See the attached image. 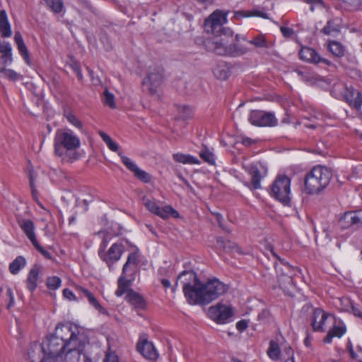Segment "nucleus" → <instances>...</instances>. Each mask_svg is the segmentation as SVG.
Wrapping results in <instances>:
<instances>
[{
	"instance_id": "26",
	"label": "nucleus",
	"mask_w": 362,
	"mask_h": 362,
	"mask_svg": "<svg viewBox=\"0 0 362 362\" xmlns=\"http://www.w3.org/2000/svg\"><path fill=\"white\" fill-rule=\"evenodd\" d=\"M14 40L20 54L22 56L26 64L30 65V54L20 32L15 33Z\"/></svg>"
},
{
	"instance_id": "3",
	"label": "nucleus",
	"mask_w": 362,
	"mask_h": 362,
	"mask_svg": "<svg viewBox=\"0 0 362 362\" xmlns=\"http://www.w3.org/2000/svg\"><path fill=\"white\" fill-rule=\"evenodd\" d=\"M332 177V171L326 167L319 165L313 168L304 179L305 192L308 194H319L328 186Z\"/></svg>"
},
{
	"instance_id": "34",
	"label": "nucleus",
	"mask_w": 362,
	"mask_h": 362,
	"mask_svg": "<svg viewBox=\"0 0 362 362\" xmlns=\"http://www.w3.org/2000/svg\"><path fill=\"white\" fill-rule=\"evenodd\" d=\"M156 215L163 219H166L170 216L173 218L179 217V213L170 206H165L164 207L159 206Z\"/></svg>"
},
{
	"instance_id": "53",
	"label": "nucleus",
	"mask_w": 362,
	"mask_h": 362,
	"mask_svg": "<svg viewBox=\"0 0 362 362\" xmlns=\"http://www.w3.org/2000/svg\"><path fill=\"white\" fill-rule=\"evenodd\" d=\"M35 176H34V173H33V171H30V173H29V183H30V189H31V192H32V194L34 198L36 197V195H37V189H36V187L35 185Z\"/></svg>"
},
{
	"instance_id": "20",
	"label": "nucleus",
	"mask_w": 362,
	"mask_h": 362,
	"mask_svg": "<svg viewBox=\"0 0 362 362\" xmlns=\"http://www.w3.org/2000/svg\"><path fill=\"white\" fill-rule=\"evenodd\" d=\"M136 349L146 358L155 360L158 358V354L153 344L147 340L139 342L136 345Z\"/></svg>"
},
{
	"instance_id": "22",
	"label": "nucleus",
	"mask_w": 362,
	"mask_h": 362,
	"mask_svg": "<svg viewBox=\"0 0 362 362\" xmlns=\"http://www.w3.org/2000/svg\"><path fill=\"white\" fill-rule=\"evenodd\" d=\"M342 25V19L341 18H332L327 21L325 26L321 30V33L325 35H333L339 34Z\"/></svg>"
},
{
	"instance_id": "64",
	"label": "nucleus",
	"mask_w": 362,
	"mask_h": 362,
	"mask_svg": "<svg viewBox=\"0 0 362 362\" xmlns=\"http://www.w3.org/2000/svg\"><path fill=\"white\" fill-rule=\"evenodd\" d=\"M76 290L78 292V293L80 295H81V297H86L88 298V297L89 296V295H91L92 293L90 291H89L88 290L81 287V286H78L76 288Z\"/></svg>"
},
{
	"instance_id": "15",
	"label": "nucleus",
	"mask_w": 362,
	"mask_h": 362,
	"mask_svg": "<svg viewBox=\"0 0 362 362\" xmlns=\"http://www.w3.org/2000/svg\"><path fill=\"white\" fill-rule=\"evenodd\" d=\"M89 343L88 337L84 338L83 341H78L71 344L64 354L65 362H79L81 355L83 354L84 349L87 344Z\"/></svg>"
},
{
	"instance_id": "9",
	"label": "nucleus",
	"mask_w": 362,
	"mask_h": 362,
	"mask_svg": "<svg viewBox=\"0 0 362 362\" xmlns=\"http://www.w3.org/2000/svg\"><path fill=\"white\" fill-rule=\"evenodd\" d=\"M332 93H335L337 97L341 96L356 110H361L362 93L360 91L353 88H348L342 83H337L334 85Z\"/></svg>"
},
{
	"instance_id": "59",
	"label": "nucleus",
	"mask_w": 362,
	"mask_h": 362,
	"mask_svg": "<svg viewBox=\"0 0 362 362\" xmlns=\"http://www.w3.org/2000/svg\"><path fill=\"white\" fill-rule=\"evenodd\" d=\"M6 296L8 300V303L7 304V308L9 309L13 305V303H14V296L13 294V291H12L11 288L9 287H8L6 288Z\"/></svg>"
},
{
	"instance_id": "32",
	"label": "nucleus",
	"mask_w": 362,
	"mask_h": 362,
	"mask_svg": "<svg viewBox=\"0 0 362 362\" xmlns=\"http://www.w3.org/2000/svg\"><path fill=\"white\" fill-rule=\"evenodd\" d=\"M247 42L249 44L255 46L257 48L269 49L273 45L272 42H268L266 37L262 34L257 35Z\"/></svg>"
},
{
	"instance_id": "27",
	"label": "nucleus",
	"mask_w": 362,
	"mask_h": 362,
	"mask_svg": "<svg viewBox=\"0 0 362 362\" xmlns=\"http://www.w3.org/2000/svg\"><path fill=\"white\" fill-rule=\"evenodd\" d=\"M346 327L342 323L341 325H334L327 332L323 339V342L330 344L334 337L341 338L346 332Z\"/></svg>"
},
{
	"instance_id": "36",
	"label": "nucleus",
	"mask_w": 362,
	"mask_h": 362,
	"mask_svg": "<svg viewBox=\"0 0 362 362\" xmlns=\"http://www.w3.org/2000/svg\"><path fill=\"white\" fill-rule=\"evenodd\" d=\"M214 73L215 76L220 80H226L230 76L229 68L225 64H218L215 67Z\"/></svg>"
},
{
	"instance_id": "48",
	"label": "nucleus",
	"mask_w": 362,
	"mask_h": 362,
	"mask_svg": "<svg viewBox=\"0 0 362 362\" xmlns=\"http://www.w3.org/2000/svg\"><path fill=\"white\" fill-rule=\"evenodd\" d=\"M215 35V38L213 40V41L217 39H221L223 38L226 41V37H233V30L229 28H224L222 27V29H221L220 32L218 34H214ZM212 42V40H210Z\"/></svg>"
},
{
	"instance_id": "19",
	"label": "nucleus",
	"mask_w": 362,
	"mask_h": 362,
	"mask_svg": "<svg viewBox=\"0 0 362 362\" xmlns=\"http://www.w3.org/2000/svg\"><path fill=\"white\" fill-rule=\"evenodd\" d=\"M43 267L35 264L30 269L26 279V287L30 293H33L37 286V280L40 274H42Z\"/></svg>"
},
{
	"instance_id": "45",
	"label": "nucleus",
	"mask_w": 362,
	"mask_h": 362,
	"mask_svg": "<svg viewBox=\"0 0 362 362\" xmlns=\"http://www.w3.org/2000/svg\"><path fill=\"white\" fill-rule=\"evenodd\" d=\"M62 281L58 276L48 277L46 281V286L49 289L56 290L61 286Z\"/></svg>"
},
{
	"instance_id": "51",
	"label": "nucleus",
	"mask_w": 362,
	"mask_h": 362,
	"mask_svg": "<svg viewBox=\"0 0 362 362\" xmlns=\"http://www.w3.org/2000/svg\"><path fill=\"white\" fill-rule=\"evenodd\" d=\"M67 120L78 129H82L83 124L76 117V116L71 112L65 114Z\"/></svg>"
},
{
	"instance_id": "44",
	"label": "nucleus",
	"mask_w": 362,
	"mask_h": 362,
	"mask_svg": "<svg viewBox=\"0 0 362 362\" xmlns=\"http://www.w3.org/2000/svg\"><path fill=\"white\" fill-rule=\"evenodd\" d=\"M0 73L4 74L6 78L13 81H18L21 77L19 74L12 69H6L5 66L0 69Z\"/></svg>"
},
{
	"instance_id": "42",
	"label": "nucleus",
	"mask_w": 362,
	"mask_h": 362,
	"mask_svg": "<svg viewBox=\"0 0 362 362\" xmlns=\"http://www.w3.org/2000/svg\"><path fill=\"white\" fill-rule=\"evenodd\" d=\"M142 203L149 211L154 214H156V211L158 210L159 206L157 205L155 200H151L146 196L142 197Z\"/></svg>"
},
{
	"instance_id": "55",
	"label": "nucleus",
	"mask_w": 362,
	"mask_h": 362,
	"mask_svg": "<svg viewBox=\"0 0 362 362\" xmlns=\"http://www.w3.org/2000/svg\"><path fill=\"white\" fill-rule=\"evenodd\" d=\"M71 68L74 71V73L76 74L78 79L79 81H82L83 75H82V73L81 71V67H80L79 64L78 62H74L71 64Z\"/></svg>"
},
{
	"instance_id": "4",
	"label": "nucleus",
	"mask_w": 362,
	"mask_h": 362,
	"mask_svg": "<svg viewBox=\"0 0 362 362\" xmlns=\"http://www.w3.org/2000/svg\"><path fill=\"white\" fill-rule=\"evenodd\" d=\"M69 346L66 342L51 334L45 337L40 346L35 345V349L32 348L29 351L28 357L30 362H36L33 354L35 349H37L38 351L43 353V357L41 359H59L62 357L65 350Z\"/></svg>"
},
{
	"instance_id": "58",
	"label": "nucleus",
	"mask_w": 362,
	"mask_h": 362,
	"mask_svg": "<svg viewBox=\"0 0 362 362\" xmlns=\"http://www.w3.org/2000/svg\"><path fill=\"white\" fill-rule=\"evenodd\" d=\"M108 243H109V239L107 238V236H105L100 245V247L98 250L99 257L102 256V255L105 252V250L108 245Z\"/></svg>"
},
{
	"instance_id": "28",
	"label": "nucleus",
	"mask_w": 362,
	"mask_h": 362,
	"mask_svg": "<svg viewBox=\"0 0 362 362\" xmlns=\"http://www.w3.org/2000/svg\"><path fill=\"white\" fill-rule=\"evenodd\" d=\"M0 33L3 37H8L11 35V25L4 10L0 11Z\"/></svg>"
},
{
	"instance_id": "29",
	"label": "nucleus",
	"mask_w": 362,
	"mask_h": 362,
	"mask_svg": "<svg viewBox=\"0 0 362 362\" xmlns=\"http://www.w3.org/2000/svg\"><path fill=\"white\" fill-rule=\"evenodd\" d=\"M125 274H122V275L119 277L117 281V288L115 291V295L117 297H121L124 293H128V291L131 289L129 288L132 282L130 280L127 279L124 276Z\"/></svg>"
},
{
	"instance_id": "47",
	"label": "nucleus",
	"mask_w": 362,
	"mask_h": 362,
	"mask_svg": "<svg viewBox=\"0 0 362 362\" xmlns=\"http://www.w3.org/2000/svg\"><path fill=\"white\" fill-rule=\"evenodd\" d=\"M178 111L180 117L184 120L189 119L193 113L192 109L187 105L179 106Z\"/></svg>"
},
{
	"instance_id": "49",
	"label": "nucleus",
	"mask_w": 362,
	"mask_h": 362,
	"mask_svg": "<svg viewBox=\"0 0 362 362\" xmlns=\"http://www.w3.org/2000/svg\"><path fill=\"white\" fill-rule=\"evenodd\" d=\"M103 102L111 108L115 107V97L107 89L104 92Z\"/></svg>"
},
{
	"instance_id": "23",
	"label": "nucleus",
	"mask_w": 362,
	"mask_h": 362,
	"mask_svg": "<svg viewBox=\"0 0 362 362\" xmlns=\"http://www.w3.org/2000/svg\"><path fill=\"white\" fill-rule=\"evenodd\" d=\"M125 299L136 309L144 310L146 308V302L144 297L132 289L128 291Z\"/></svg>"
},
{
	"instance_id": "17",
	"label": "nucleus",
	"mask_w": 362,
	"mask_h": 362,
	"mask_svg": "<svg viewBox=\"0 0 362 362\" xmlns=\"http://www.w3.org/2000/svg\"><path fill=\"white\" fill-rule=\"evenodd\" d=\"M124 252V247L122 243H115L100 258L112 269V265L121 258Z\"/></svg>"
},
{
	"instance_id": "18",
	"label": "nucleus",
	"mask_w": 362,
	"mask_h": 362,
	"mask_svg": "<svg viewBox=\"0 0 362 362\" xmlns=\"http://www.w3.org/2000/svg\"><path fill=\"white\" fill-rule=\"evenodd\" d=\"M330 315L321 308H314L311 315V327L314 332H324L325 321Z\"/></svg>"
},
{
	"instance_id": "14",
	"label": "nucleus",
	"mask_w": 362,
	"mask_h": 362,
	"mask_svg": "<svg viewBox=\"0 0 362 362\" xmlns=\"http://www.w3.org/2000/svg\"><path fill=\"white\" fill-rule=\"evenodd\" d=\"M338 226L341 229L362 227V209L345 212L339 218Z\"/></svg>"
},
{
	"instance_id": "16",
	"label": "nucleus",
	"mask_w": 362,
	"mask_h": 362,
	"mask_svg": "<svg viewBox=\"0 0 362 362\" xmlns=\"http://www.w3.org/2000/svg\"><path fill=\"white\" fill-rule=\"evenodd\" d=\"M299 57L302 60L315 64H322L326 66H332L333 64L328 59L322 57L314 49L308 47H303L299 51Z\"/></svg>"
},
{
	"instance_id": "37",
	"label": "nucleus",
	"mask_w": 362,
	"mask_h": 362,
	"mask_svg": "<svg viewBox=\"0 0 362 362\" xmlns=\"http://www.w3.org/2000/svg\"><path fill=\"white\" fill-rule=\"evenodd\" d=\"M267 354L272 359H279L281 356V351L279 344L273 340L270 341Z\"/></svg>"
},
{
	"instance_id": "5",
	"label": "nucleus",
	"mask_w": 362,
	"mask_h": 362,
	"mask_svg": "<svg viewBox=\"0 0 362 362\" xmlns=\"http://www.w3.org/2000/svg\"><path fill=\"white\" fill-rule=\"evenodd\" d=\"M57 338L66 342L68 346L88 337L87 330L81 326L73 323H59L56 327L54 333Z\"/></svg>"
},
{
	"instance_id": "11",
	"label": "nucleus",
	"mask_w": 362,
	"mask_h": 362,
	"mask_svg": "<svg viewBox=\"0 0 362 362\" xmlns=\"http://www.w3.org/2000/svg\"><path fill=\"white\" fill-rule=\"evenodd\" d=\"M249 122L257 127H274L278 120L274 113L263 110H252L248 117Z\"/></svg>"
},
{
	"instance_id": "2",
	"label": "nucleus",
	"mask_w": 362,
	"mask_h": 362,
	"mask_svg": "<svg viewBox=\"0 0 362 362\" xmlns=\"http://www.w3.org/2000/svg\"><path fill=\"white\" fill-rule=\"evenodd\" d=\"M197 288V297L192 305H207L224 294L228 290V286L217 278H211L205 283L201 281Z\"/></svg>"
},
{
	"instance_id": "30",
	"label": "nucleus",
	"mask_w": 362,
	"mask_h": 362,
	"mask_svg": "<svg viewBox=\"0 0 362 362\" xmlns=\"http://www.w3.org/2000/svg\"><path fill=\"white\" fill-rule=\"evenodd\" d=\"M248 173L251 176V185L254 189L261 187V175L258 168L255 165H250L247 169Z\"/></svg>"
},
{
	"instance_id": "60",
	"label": "nucleus",
	"mask_w": 362,
	"mask_h": 362,
	"mask_svg": "<svg viewBox=\"0 0 362 362\" xmlns=\"http://www.w3.org/2000/svg\"><path fill=\"white\" fill-rule=\"evenodd\" d=\"M252 16V14L249 11H238L234 12L233 19L239 20L242 18Z\"/></svg>"
},
{
	"instance_id": "52",
	"label": "nucleus",
	"mask_w": 362,
	"mask_h": 362,
	"mask_svg": "<svg viewBox=\"0 0 362 362\" xmlns=\"http://www.w3.org/2000/svg\"><path fill=\"white\" fill-rule=\"evenodd\" d=\"M119 156H120L123 164L129 170H131L132 172L134 173V171L135 170L136 168H137L138 166L133 161H132V160L130 158H129L128 157L122 155L120 153H119Z\"/></svg>"
},
{
	"instance_id": "25",
	"label": "nucleus",
	"mask_w": 362,
	"mask_h": 362,
	"mask_svg": "<svg viewBox=\"0 0 362 362\" xmlns=\"http://www.w3.org/2000/svg\"><path fill=\"white\" fill-rule=\"evenodd\" d=\"M216 247L217 249L223 252H229L235 251L241 253L240 249L236 243L230 240H224L222 237H216Z\"/></svg>"
},
{
	"instance_id": "57",
	"label": "nucleus",
	"mask_w": 362,
	"mask_h": 362,
	"mask_svg": "<svg viewBox=\"0 0 362 362\" xmlns=\"http://www.w3.org/2000/svg\"><path fill=\"white\" fill-rule=\"evenodd\" d=\"M103 362H119V357L115 353H107Z\"/></svg>"
},
{
	"instance_id": "35",
	"label": "nucleus",
	"mask_w": 362,
	"mask_h": 362,
	"mask_svg": "<svg viewBox=\"0 0 362 362\" xmlns=\"http://www.w3.org/2000/svg\"><path fill=\"white\" fill-rule=\"evenodd\" d=\"M26 264V260L23 256H18L10 264L9 271L12 274H17Z\"/></svg>"
},
{
	"instance_id": "40",
	"label": "nucleus",
	"mask_w": 362,
	"mask_h": 362,
	"mask_svg": "<svg viewBox=\"0 0 362 362\" xmlns=\"http://www.w3.org/2000/svg\"><path fill=\"white\" fill-rule=\"evenodd\" d=\"M134 176L144 183H149L151 181V175L139 167L134 171Z\"/></svg>"
},
{
	"instance_id": "56",
	"label": "nucleus",
	"mask_w": 362,
	"mask_h": 362,
	"mask_svg": "<svg viewBox=\"0 0 362 362\" xmlns=\"http://www.w3.org/2000/svg\"><path fill=\"white\" fill-rule=\"evenodd\" d=\"M297 75L303 80V81H309L311 80V76H310L309 73L308 72H306L303 70H301V69H295L294 71Z\"/></svg>"
},
{
	"instance_id": "7",
	"label": "nucleus",
	"mask_w": 362,
	"mask_h": 362,
	"mask_svg": "<svg viewBox=\"0 0 362 362\" xmlns=\"http://www.w3.org/2000/svg\"><path fill=\"white\" fill-rule=\"evenodd\" d=\"M291 179L285 175H278L270 186V195L284 205L291 202Z\"/></svg>"
},
{
	"instance_id": "46",
	"label": "nucleus",
	"mask_w": 362,
	"mask_h": 362,
	"mask_svg": "<svg viewBox=\"0 0 362 362\" xmlns=\"http://www.w3.org/2000/svg\"><path fill=\"white\" fill-rule=\"evenodd\" d=\"M199 156L204 161L209 164H214L215 162L214 155L206 148L200 151Z\"/></svg>"
},
{
	"instance_id": "62",
	"label": "nucleus",
	"mask_w": 362,
	"mask_h": 362,
	"mask_svg": "<svg viewBox=\"0 0 362 362\" xmlns=\"http://www.w3.org/2000/svg\"><path fill=\"white\" fill-rule=\"evenodd\" d=\"M247 327L248 322L246 320H241L236 323V328L240 332L245 331Z\"/></svg>"
},
{
	"instance_id": "33",
	"label": "nucleus",
	"mask_w": 362,
	"mask_h": 362,
	"mask_svg": "<svg viewBox=\"0 0 362 362\" xmlns=\"http://www.w3.org/2000/svg\"><path fill=\"white\" fill-rule=\"evenodd\" d=\"M173 158L175 161L182 164H199V160L189 154H184L182 153H177L173 155Z\"/></svg>"
},
{
	"instance_id": "13",
	"label": "nucleus",
	"mask_w": 362,
	"mask_h": 362,
	"mask_svg": "<svg viewBox=\"0 0 362 362\" xmlns=\"http://www.w3.org/2000/svg\"><path fill=\"white\" fill-rule=\"evenodd\" d=\"M228 13L219 10L213 12L205 21V31L208 33L218 34L222 29L223 25L227 22Z\"/></svg>"
},
{
	"instance_id": "8",
	"label": "nucleus",
	"mask_w": 362,
	"mask_h": 362,
	"mask_svg": "<svg viewBox=\"0 0 362 362\" xmlns=\"http://www.w3.org/2000/svg\"><path fill=\"white\" fill-rule=\"evenodd\" d=\"M207 45H211V49L219 55H228L231 57H240L248 52L249 49L240 45L238 42H233L229 45L225 39H217L214 41H207Z\"/></svg>"
},
{
	"instance_id": "41",
	"label": "nucleus",
	"mask_w": 362,
	"mask_h": 362,
	"mask_svg": "<svg viewBox=\"0 0 362 362\" xmlns=\"http://www.w3.org/2000/svg\"><path fill=\"white\" fill-rule=\"evenodd\" d=\"M47 5L55 13H59L62 11L64 4L62 0H45Z\"/></svg>"
},
{
	"instance_id": "1",
	"label": "nucleus",
	"mask_w": 362,
	"mask_h": 362,
	"mask_svg": "<svg viewBox=\"0 0 362 362\" xmlns=\"http://www.w3.org/2000/svg\"><path fill=\"white\" fill-rule=\"evenodd\" d=\"M80 144L78 137L71 130L57 131L54 141V153L63 160L73 162L79 158L77 149Z\"/></svg>"
},
{
	"instance_id": "43",
	"label": "nucleus",
	"mask_w": 362,
	"mask_h": 362,
	"mask_svg": "<svg viewBox=\"0 0 362 362\" xmlns=\"http://www.w3.org/2000/svg\"><path fill=\"white\" fill-rule=\"evenodd\" d=\"M88 300L89 303L92 306H93L96 310H98L100 313L108 315V312L107 311V310L100 305V304L99 303V302L98 301V300L93 293L91 295H89V296L88 297Z\"/></svg>"
},
{
	"instance_id": "61",
	"label": "nucleus",
	"mask_w": 362,
	"mask_h": 362,
	"mask_svg": "<svg viewBox=\"0 0 362 362\" xmlns=\"http://www.w3.org/2000/svg\"><path fill=\"white\" fill-rule=\"evenodd\" d=\"M63 296L65 298L69 300H76L77 298L74 294V293L69 288H65L63 290Z\"/></svg>"
},
{
	"instance_id": "12",
	"label": "nucleus",
	"mask_w": 362,
	"mask_h": 362,
	"mask_svg": "<svg viewBox=\"0 0 362 362\" xmlns=\"http://www.w3.org/2000/svg\"><path fill=\"white\" fill-rule=\"evenodd\" d=\"M209 315L216 322L225 324L233 317V309L230 305L218 303L209 308Z\"/></svg>"
},
{
	"instance_id": "50",
	"label": "nucleus",
	"mask_w": 362,
	"mask_h": 362,
	"mask_svg": "<svg viewBox=\"0 0 362 362\" xmlns=\"http://www.w3.org/2000/svg\"><path fill=\"white\" fill-rule=\"evenodd\" d=\"M280 357H281V359L284 362H294L293 351L290 346L284 349L283 354Z\"/></svg>"
},
{
	"instance_id": "63",
	"label": "nucleus",
	"mask_w": 362,
	"mask_h": 362,
	"mask_svg": "<svg viewBox=\"0 0 362 362\" xmlns=\"http://www.w3.org/2000/svg\"><path fill=\"white\" fill-rule=\"evenodd\" d=\"M280 30L282 35L286 37H290L293 34V30L288 27L282 26Z\"/></svg>"
},
{
	"instance_id": "31",
	"label": "nucleus",
	"mask_w": 362,
	"mask_h": 362,
	"mask_svg": "<svg viewBox=\"0 0 362 362\" xmlns=\"http://www.w3.org/2000/svg\"><path fill=\"white\" fill-rule=\"evenodd\" d=\"M328 49L329 52L337 57H342L346 52L345 47L339 42L329 40L328 42Z\"/></svg>"
},
{
	"instance_id": "39",
	"label": "nucleus",
	"mask_w": 362,
	"mask_h": 362,
	"mask_svg": "<svg viewBox=\"0 0 362 362\" xmlns=\"http://www.w3.org/2000/svg\"><path fill=\"white\" fill-rule=\"evenodd\" d=\"M99 135L100 136L103 141L106 144L110 150L114 152H117L118 151L119 148L117 144L112 141V139L109 135H107L106 133L102 131L99 132Z\"/></svg>"
},
{
	"instance_id": "21",
	"label": "nucleus",
	"mask_w": 362,
	"mask_h": 362,
	"mask_svg": "<svg viewBox=\"0 0 362 362\" xmlns=\"http://www.w3.org/2000/svg\"><path fill=\"white\" fill-rule=\"evenodd\" d=\"M17 223L33 245L34 243L37 242L34 231L35 225L33 221L30 219L18 218Z\"/></svg>"
},
{
	"instance_id": "38",
	"label": "nucleus",
	"mask_w": 362,
	"mask_h": 362,
	"mask_svg": "<svg viewBox=\"0 0 362 362\" xmlns=\"http://www.w3.org/2000/svg\"><path fill=\"white\" fill-rule=\"evenodd\" d=\"M136 251H135L132 253H130L129 255L127 262H125V264H124L123 268H122L123 274H125L127 272L129 264H134V265L138 264V262H139V260H138L139 250H138V248H136Z\"/></svg>"
},
{
	"instance_id": "54",
	"label": "nucleus",
	"mask_w": 362,
	"mask_h": 362,
	"mask_svg": "<svg viewBox=\"0 0 362 362\" xmlns=\"http://www.w3.org/2000/svg\"><path fill=\"white\" fill-rule=\"evenodd\" d=\"M33 246L35 247V248L39 252H40L45 258L48 259H52V255L51 254L47 252V250H45L41 245L40 244L37 242L36 243H34L33 244Z\"/></svg>"
},
{
	"instance_id": "24",
	"label": "nucleus",
	"mask_w": 362,
	"mask_h": 362,
	"mask_svg": "<svg viewBox=\"0 0 362 362\" xmlns=\"http://www.w3.org/2000/svg\"><path fill=\"white\" fill-rule=\"evenodd\" d=\"M0 62L4 66L10 65L13 62L12 48L11 45L7 42H0Z\"/></svg>"
},
{
	"instance_id": "6",
	"label": "nucleus",
	"mask_w": 362,
	"mask_h": 362,
	"mask_svg": "<svg viewBox=\"0 0 362 362\" xmlns=\"http://www.w3.org/2000/svg\"><path fill=\"white\" fill-rule=\"evenodd\" d=\"M178 281L182 284V291L187 303L192 305L197 297L198 287L201 281L193 270H185L177 276L175 286H177Z\"/></svg>"
},
{
	"instance_id": "10",
	"label": "nucleus",
	"mask_w": 362,
	"mask_h": 362,
	"mask_svg": "<svg viewBox=\"0 0 362 362\" xmlns=\"http://www.w3.org/2000/svg\"><path fill=\"white\" fill-rule=\"evenodd\" d=\"M163 68L160 66H150L148 68L142 84L147 87L151 94L154 95L158 92V88L163 81Z\"/></svg>"
}]
</instances>
